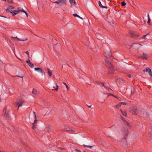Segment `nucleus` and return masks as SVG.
<instances>
[{
	"instance_id": "f257e3e1",
	"label": "nucleus",
	"mask_w": 152,
	"mask_h": 152,
	"mask_svg": "<svg viewBox=\"0 0 152 152\" xmlns=\"http://www.w3.org/2000/svg\"><path fill=\"white\" fill-rule=\"evenodd\" d=\"M105 65L108 68L109 72L110 73H113L114 72V69L111 63L108 61L105 60Z\"/></svg>"
},
{
	"instance_id": "f03ea898",
	"label": "nucleus",
	"mask_w": 152,
	"mask_h": 152,
	"mask_svg": "<svg viewBox=\"0 0 152 152\" xmlns=\"http://www.w3.org/2000/svg\"><path fill=\"white\" fill-rule=\"evenodd\" d=\"M137 108L136 106L131 107H129V112L133 115H137Z\"/></svg>"
},
{
	"instance_id": "7ed1b4c3",
	"label": "nucleus",
	"mask_w": 152,
	"mask_h": 152,
	"mask_svg": "<svg viewBox=\"0 0 152 152\" xmlns=\"http://www.w3.org/2000/svg\"><path fill=\"white\" fill-rule=\"evenodd\" d=\"M54 3L58 4L60 6H62L64 4H66V0H58Z\"/></svg>"
},
{
	"instance_id": "20e7f679",
	"label": "nucleus",
	"mask_w": 152,
	"mask_h": 152,
	"mask_svg": "<svg viewBox=\"0 0 152 152\" xmlns=\"http://www.w3.org/2000/svg\"><path fill=\"white\" fill-rule=\"evenodd\" d=\"M24 101L22 99H20L17 100L15 103V104L18 105V109H19V107L22 106V104L24 103Z\"/></svg>"
},
{
	"instance_id": "39448f33",
	"label": "nucleus",
	"mask_w": 152,
	"mask_h": 152,
	"mask_svg": "<svg viewBox=\"0 0 152 152\" xmlns=\"http://www.w3.org/2000/svg\"><path fill=\"white\" fill-rule=\"evenodd\" d=\"M138 58L142 59H147L148 55L147 54L143 53L142 55L139 56Z\"/></svg>"
},
{
	"instance_id": "423d86ee",
	"label": "nucleus",
	"mask_w": 152,
	"mask_h": 152,
	"mask_svg": "<svg viewBox=\"0 0 152 152\" xmlns=\"http://www.w3.org/2000/svg\"><path fill=\"white\" fill-rule=\"evenodd\" d=\"M146 139L148 141L150 142H152V134L148 133L147 135Z\"/></svg>"
},
{
	"instance_id": "0eeeda50",
	"label": "nucleus",
	"mask_w": 152,
	"mask_h": 152,
	"mask_svg": "<svg viewBox=\"0 0 152 152\" xmlns=\"http://www.w3.org/2000/svg\"><path fill=\"white\" fill-rule=\"evenodd\" d=\"M14 7L12 6H9L7 9L6 10V11L7 12H10V13H12V10H11V9H14Z\"/></svg>"
},
{
	"instance_id": "6e6552de",
	"label": "nucleus",
	"mask_w": 152,
	"mask_h": 152,
	"mask_svg": "<svg viewBox=\"0 0 152 152\" xmlns=\"http://www.w3.org/2000/svg\"><path fill=\"white\" fill-rule=\"evenodd\" d=\"M122 132L123 134L124 135L126 136H127L128 134V130L127 129H122Z\"/></svg>"
},
{
	"instance_id": "1a4fd4ad",
	"label": "nucleus",
	"mask_w": 152,
	"mask_h": 152,
	"mask_svg": "<svg viewBox=\"0 0 152 152\" xmlns=\"http://www.w3.org/2000/svg\"><path fill=\"white\" fill-rule=\"evenodd\" d=\"M37 118H35L34 123L33 124V126L32 127V128L34 129L36 128L37 122Z\"/></svg>"
},
{
	"instance_id": "9d476101",
	"label": "nucleus",
	"mask_w": 152,
	"mask_h": 152,
	"mask_svg": "<svg viewBox=\"0 0 152 152\" xmlns=\"http://www.w3.org/2000/svg\"><path fill=\"white\" fill-rule=\"evenodd\" d=\"M3 113L5 115L6 117H8L9 116V114L8 112H7L6 109L4 108L3 110Z\"/></svg>"
},
{
	"instance_id": "9b49d317",
	"label": "nucleus",
	"mask_w": 152,
	"mask_h": 152,
	"mask_svg": "<svg viewBox=\"0 0 152 152\" xmlns=\"http://www.w3.org/2000/svg\"><path fill=\"white\" fill-rule=\"evenodd\" d=\"M98 83L99 84H102L103 86L105 88H106V89H110L111 90H112L109 88V86H106L105 85V84L103 83H102V82H98Z\"/></svg>"
},
{
	"instance_id": "f8f14e48",
	"label": "nucleus",
	"mask_w": 152,
	"mask_h": 152,
	"mask_svg": "<svg viewBox=\"0 0 152 152\" xmlns=\"http://www.w3.org/2000/svg\"><path fill=\"white\" fill-rule=\"evenodd\" d=\"M54 84L56 86V87H55V86H53V87L54 89H52V90H55L56 91H57L58 88V86L56 83L55 82Z\"/></svg>"
},
{
	"instance_id": "ddd939ff",
	"label": "nucleus",
	"mask_w": 152,
	"mask_h": 152,
	"mask_svg": "<svg viewBox=\"0 0 152 152\" xmlns=\"http://www.w3.org/2000/svg\"><path fill=\"white\" fill-rule=\"evenodd\" d=\"M32 93L34 95H37L39 94V93L36 89H33L32 91Z\"/></svg>"
},
{
	"instance_id": "4468645a",
	"label": "nucleus",
	"mask_w": 152,
	"mask_h": 152,
	"mask_svg": "<svg viewBox=\"0 0 152 152\" xmlns=\"http://www.w3.org/2000/svg\"><path fill=\"white\" fill-rule=\"evenodd\" d=\"M35 70L36 71H38L40 72L41 73L43 74L44 72L43 71L42 69L40 68H34Z\"/></svg>"
},
{
	"instance_id": "2eb2a0df",
	"label": "nucleus",
	"mask_w": 152,
	"mask_h": 152,
	"mask_svg": "<svg viewBox=\"0 0 152 152\" xmlns=\"http://www.w3.org/2000/svg\"><path fill=\"white\" fill-rule=\"evenodd\" d=\"M20 12L18 10H14L12 11V12L11 13L12 14V15L14 16L17 14L19 13Z\"/></svg>"
},
{
	"instance_id": "dca6fc26",
	"label": "nucleus",
	"mask_w": 152,
	"mask_h": 152,
	"mask_svg": "<svg viewBox=\"0 0 152 152\" xmlns=\"http://www.w3.org/2000/svg\"><path fill=\"white\" fill-rule=\"evenodd\" d=\"M123 123L124 125H127L128 127H131L130 124L126 121L123 120Z\"/></svg>"
},
{
	"instance_id": "f3484780",
	"label": "nucleus",
	"mask_w": 152,
	"mask_h": 152,
	"mask_svg": "<svg viewBox=\"0 0 152 152\" xmlns=\"http://www.w3.org/2000/svg\"><path fill=\"white\" fill-rule=\"evenodd\" d=\"M120 110L121 111L122 114L124 115L125 117H127V115L126 113V111H123L121 110Z\"/></svg>"
},
{
	"instance_id": "a211bd4d",
	"label": "nucleus",
	"mask_w": 152,
	"mask_h": 152,
	"mask_svg": "<svg viewBox=\"0 0 152 152\" xmlns=\"http://www.w3.org/2000/svg\"><path fill=\"white\" fill-rule=\"evenodd\" d=\"M47 70L48 71V74L51 77L52 75V72L48 68L47 69Z\"/></svg>"
},
{
	"instance_id": "6ab92c4d",
	"label": "nucleus",
	"mask_w": 152,
	"mask_h": 152,
	"mask_svg": "<svg viewBox=\"0 0 152 152\" xmlns=\"http://www.w3.org/2000/svg\"><path fill=\"white\" fill-rule=\"evenodd\" d=\"M69 2L71 4H72L73 3L74 5H75L76 3L75 1V0H69Z\"/></svg>"
},
{
	"instance_id": "aec40b11",
	"label": "nucleus",
	"mask_w": 152,
	"mask_h": 152,
	"mask_svg": "<svg viewBox=\"0 0 152 152\" xmlns=\"http://www.w3.org/2000/svg\"><path fill=\"white\" fill-rule=\"evenodd\" d=\"M132 36H139V35L138 33H135L134 32H133V33H132Z\"/></svg>"
},
{
	"instance_id": "412c9836",
	"label": "nucleus",
	"mask_w": 152,
	"mask_h": 152,
	"mask_svg": "<svg viewBox=\"0 0 152 152\" xmlns=\"http://www.w3.org/2000/svg\"><path fill=\"white\" fill-rule=\"evenodd\" d=\"M64 131H66V130H64ZM66 131L68 132L69 133L75 132V131H74L72 130H66Z\"/></svg>"
},
{
	"instance_id": "4be33fe9",
	"label": "nucleus",
	"mask_w": 152,
	"mask_h": 152,
	"mask_svg": "<svg viewBox=\"0 0 152 152\" xmlns=\"http://www.w3.org/2000/svg\"><path fill=\"white\" fill-rule=\"evenodd\" d=\"M29 66L31 68H33L34 67V65L33 64H32L31 63H29L28 64Z\"/></svg>"
},
{
	"instance_id": "5701e85b",
	"label": "nucleus",
	"mask_w": 152,
	"mask_h": 152,
	"mask_svg": "<svg viewBox=\"0 0 152 152\" xmlns=\"http://www.w3.org/2000/svg\"><path fill=\"white\" fill-rule=\"evenodd\" d=\"M121 106V104L120 103L119 104L116 105L115 107L117 108H119Z\"/></svg>"
},
{
	"instance_id": "b1692460",
	"label": "nucleus",
	"mask_w": 152,
	"mask_h": 152,
	"mask_svg": "<svg viewBox=\"0 0 152 152\" xmlns=\"http://www.w3.org/2000/svg\"><path fill=\"white\" fill-rule=\"evenodd\" d=\"M17 39L19 41H26V40H28V39L27 38H26L25 39H19L17 37Z\"/></svg>"
},
{
	"instance_id": "393cba45",
	"label": "nucleus",
	"mask_w": 152,
	"mask_h": 152,
	"mask_svg": "<svg viewBox=\"0 0 152 152\" xmlns=\"http://www.w3.org/2000/svg\"><path fill=\"white\" fill-rule=\"evenodd\" d=\"M73 15L74 17H78V18H81V19H82V18L81 17H80V16H79L78 15H77V14H76L75 13V14H73Z\"/></svg>"
},
{
	"instance_id": "a878e982",
	"label": "nucleus",
	"mask_w": 152,
	"mask_h": 152,
	"mask_svg": "<svg viewBox=\"0 0 152 152\" xmlns=\"http://www.w3.org/2000/svg\"><path fill=\"white\" fill-rule=\"evenodd\" d=\"M149 133L152 134V126L149 129Z\"/></svg>"
},
{
	"instance_id": "bb28decb",
	"label": "nucleus",
	"mask_w": 152,
	"mask_h": 152,
	"mask_svg": "<svg viewBox=\"0 0 152 152\" xmlns=\"http://www.w3.org/2000/svg\"><path fill=\"white\" fill-rule=\"evenodd\" d=\"M46 129L47 130V132L49 133V131L50 130V128L49 126H47L46 127Z\"/></svg>"
},
{
	"instance_id": "cd10ccee",
	"label": "nucleus",
	"mask_w": 152,
	"mask_h": 152,
	"mask_svg": "<svg viewBox=\"0 0 152 152\" xmlns=\"http://www.w3.org/2000/svg\"><path fill=\"white\" fill-rule=\"evenodd\" d=\"M83 146L85 147H87L88 148H92V146H89V145H83Z\"/></svg>"
},
{
	"instance_id": "c85d7f7f",
	"label": "nucleus",
	"mask_w": 152,
	"mask_h": 152,
	"mask_svg": "<svg viewBox=\"0 0 152 152\" xmlns=\"http://www.w3.org/2000/svg\"><path fill=\"white\" fill-rule=\"evenodd\" d=\"M148 73L149 75L151 76V77H152V72L151 71V69L149 70V71L148 72Z\"/></svg>"
},
{
	"instance_id": "c756f323",
	"label": "nucleus",
	"mask_w": 152,
	"mask_h": 152,
	"mask_svg": "<svg viewBox=\"0 0 152 152\" xmlns=\"http://www.w3.org/2000/svg\"><path fill=\"white\" fill-rule=\"evenodd\" d=\"M18 9V11H19V12H22V11L24 10L23 9L21 8L20 7H19Z\"/></svg>"
},
{
	"instance_id": "7c9ffc66",
	"label": "nucleus",
	"mask_w": 152,
	"mask_h": 152,
	"mask_svg": "<svg viewBox=\"0 0 152 152\" xmlns=\"http://www.w3.org/2000/svg\"><path fill=\"white\" fill-rule=\"evenodd\" d=\"M63 84H64V85H65V87H66V88L67 89V90L68 91V88H69L68 86H67V85H66V84L64 82Z\"/></svg>"
},
{
	"instance_id": "2f4dec72",
	"label": "nucleus",
	"mask_w": 152,
	"mask_h": 152,
	"mask_svg": "<svg viewBox=\"0 0 152 152\" xmlns=\"http://www.w3.org/2000/svg\"><path fill=\"white\" fill-rule=\"evenodd\" d=\"M98 4H99V6L101 7L102 8V7H103V5H102L100 1H99L98 2Z\"/></svg>"
},
{
	"instance_id": "473e14b6",
	"label": "nucleus",
	"mask_w": 152,
	"mask_h": 152,
	"mask_svg": "<svg viewBox=\"0 0 152 152\" xmlns=\"http://www.w3.org/2000/svg\"><path fill=\"white\" fill-rule=\"evenodd\" d=\"M126 4V3L124 1H123L121 3V5L122 6H125Z\"/></svg>"
},
{
	"instance_id": "72a5a7b5",
	"label": "nucleus",
	"mask_w": 152,
	"mask_h": 152,
	"mask_svg": "<svg viewBox=\"0 0 152 152\" xmlns=\"http://www.w3.org/2000/svg\"><path fill=\"white\" fill-rule=\"evenodd\" d=\"M7 1L9 3L11 4L13 3V1L12 0H7Z\"/></svg>"
},
{
	"instance_id": "f704fd0d",
	"label": "nucleus",
	"mask_w": 152,
	"mask_h": 152,
	"mask_svg": "<svg viewBox=\"0 0 152 152\" xmlns=\"http://www.w3.org/2000/svg\"><path fill=\"white\" fill-rule=\"evenodd\" d=\"M120 103L121 104V105L122 104H123V105H126L127 104V103H126V102H120Z\"/></svg>"
},
{
	"instance_id": "c9c22d12",
	"label": "nucleus",
	"mask_w": 152,
	"mask_h": 152,
	"mask_svg": "<svg viewBox=\"0 0 152 152\" xmlns=\"http://www.w3.org/2000/svg\"><path fill=\"white\" fill-rule=\"evenodd\" d=\"M151 69L149 68H147L145 69L146 72H149V70Z\"/></svg>"
},
{
	"instance_id": "e433bc0d",
	"label": "nucleus",
	"mask_w": 152,
	"mask_h": 152,
	"mask_svg": "<svg viewBox=\"0 0 152 152\" xmlns=\"http://www.w3.org/2000/svg\"><path fill=\"white\" fill-rule=\"evenodd\" d=\"M22 12L25 13L27 17H28V15L26 11H25L24 10H23V11H22Z\"/></svg>"
},
{
	"instance_id": "4c0bfd02",
	"label": "nucleus",
	"mask_w": 152,
	"mask_h": 152,
	"mask_svg": "<svg viewBox=\"0 0 152 152\" xmlns=\"http://www.w3.org/2000/svg\"><path fill=\"white\" fill-rule=\"evenodd\" d=\"M22 12L25 13L27 17H28V15L26 11H25L24 10H23V11H22Z\"/></svg>"
},
{
	"instance_id": "58836bf2",
	"label": "nucleus",
	"mask_w": 152,
	"mask_h": 152,
	"mask_svg": "<svg viewBox=\"0 0 152 152\" xmlns=\"http://www.w3.org/2000/svg\"><path fill=\"white\" fill-rule=\"evenodd\" d=\"M25 53H26V54L28 56V58H29V52L28 51H26L25 52Z\"/></svg>"
},
{
	"instance_id": "ea45409f",
	"label": "nucleus",
	"mask_w": 152,
	"mask_h": 152,
	"mask_svg": "<svg viewBox=\"0 0 152 152\" xmlns=\"http://www.w3.org/2000/svg\"><path fill=\"white\" fill-rule=\"evenodd\" d=\"M26 62L28 64L29 63H30V61L29 59H28L26 60Z\"/></svg>"
},
{
	"instance_id": "a19ab883",
	"label": "nucleus",
	"mask_w": 152,
	"mask_h": 152,
	"mask_svg": "<svg viewBox=\"0 0 152 152\" xmlns=\"http://www.w3.org/2000/svg\"><path fill=\"white\" fill-rule=\"evenodd\" d=\"M148 35V34H147L145 35H143L142 37V39H145V37L146 36Z\"/></svg>"
},
{
	"instance_id": "79ce46f5",
	"label": "nucleus",
	"mask_w": 152,
	"mask_h": 152,
	"mask_svg": "<svg viewBox=\"0 0 152 152\" xmlns=\"http://www.w3.org/2000/svg\"><path fill=\"white\" fill-rule=\"evenodd\" d=\"M124 140H125V141L123 142L124 143H125V144H126L127 143V141L126 138H124Z\"/></svg>"
},
{
	"instance_id": "37998d69",
	"label": "nucleus",
	"mask_w": 152,
	"mask_h": 152,
	"mask_svg": "<svg viewBox=\"0 0 152 152\" xmlns=\"http://www.w3.org/2000/svg\"><path fill=\"white\" fill-rule=\"evenodd\" d=\"M148 23H150V19L149 17V15H148Z\"/></svg>"
},
{
	"instance_id": "c03bdc74",
	"label": "nucleus",
	"mask_w": 152,
	"mask_h": 152,
	"mask_svg": "<svg viewBox=\"0 0 152 152\" xmlns=\"http://www.w3.org/2000/svg\"><path fill=\"white\" fill-rule=\"evenodd\" d=\"M33 113L34 114L35 119L37 118L35 112H33Z\"/></svg>"
},
{
	"instance_id": "a18cd8bd",
	"label": "nucleus",
	"mask_w": 152,
	"mask_h": 152,
	"mask_svg": "<svg viewBox=\"0 0 152 152\" xmlns=\"http://www.w3.org/2000/svg\"><path fill=\"white\" fill-rule=\"evenodd\" d=\"M127 76L129 78H130L131 77V75L130 74L128 75Z\"/></svg>"
},
{
	"instance_id": "49530a36",
	"label": "nucleus",
	"mask_w": 152,
	"mask_h": 152,
	"mask_svg": "<svg viewBox=\"0 0 152 152\" xmlns=\"http://www.w3.org/2000/svg\"><path fill=\"white\" fill-rule=\"evenodd\" d=\"M103 7H102V8H107V6H102Z\"/></svg>"
},
{
	"instance_id": "de8ad7c7",
	"label": "nucleus",
	"mask_w": 152,
	"mask_h": 152,
	"mask_svg": "<svg viewBox=\"0 0 152 152\" xmlns=\"http://www.w3.org/2000/svg\"><path fill=\"white\" fill-rule=\"evenodd\" d=\"M109 95H110V96H114V95H113V94H109Z\"/></svg>"
},
{
	"instance_id": "09e8293b",
	"label": "nucleus",
	"mask_w": 152,
	"mask_h": 152,
	"mask_svg": "<svg viewBox=\"0 0 152 152\" xmlns=\"http://www.w3.org/2000/svg\"><path fill=\"white\" fill-rule=\"evenodd\" d=\"M86 105L89 108H90L91 107V105H88L87 104Z\"/></svg>"
},
{
	"instance_id": "8fccbe9b",
	"label": "nucleus",
	"mask_w": 152,
	"mask_h": 152,
	"mask_svg": "<svg viewBox=\"0 0 152 152\" xmlns=\"http://www.w3.org/2000/svg\"><path fill=\"white\" fill-rule=\"evenodd\" d=\"M12 37L13 38H14V39H15V38H17V37Z\"/></svg>"
},
{
	"instance_id": "3c124183",
	"label": "nucleus",
	"mask_w": 152,
	"mask_h": 152,
	"mask_svg": "<svg viewBox=\"0 0 152 152\" xmlns=\"http://www.w3.org/2000/svg\"><path fill=\"white\" fill-rule=\"evenodd\" d=\"M114 96V97H115L116 98H117L118 99H119V98H117V97L116 96Z\"/></svg>"
},
{
	"instance_id": "603ef678",
	"label": "nucleus",
	"mask_w": 152,
	"mask_h": 152,
	"mask_svg": "<svg viewBox=\"0 0 152 152\" xmlns=\"http://www.w3.org/2000/svg\"><path fill=\"white\" fill-rule=\"evenodd\" d=\"M61 150H65V149L64 148H61Z\"/></svg>"
},
{
	"instance_id": "864d4df0",
	"label": "nucleus",
	"mask_w": 152,
	"mask_h": 152,
	"mask_svg": "<svg viewBox=\"0 0 152 152\" xmlns=\"http://www.w3.org/2000/svg\"><path fill=\"white\" fill-rule=\"evenodd\" d=\"M17 58H18V59H19L20 60V61H21V60L19 58H18V57H17Z\"/></svg>"
},
{
	"instance_id": "5fc2aeb1",
	"label": "nucleus",
	"mask_w": 152,
	"mask_h": 152,
	"mask_svg": "<svg viewBox=\"0 0 152 152\" xmlns=\"http://www.w3.org/2000/svg\"><path fill=\"white\" fill-rule=\"evenodd\" d=\"M61 147H58V149H61Z\"/></svg>"
},
{
	"instance_id": "6e6d98bb",
	"label": "nucleus",
	"mask_w": 152,
	"mask_h": 152,
	"mask_svg": "<svg viewBox=\"0 0 152 152\" xmlns=\"http://www.w3.org/2000/svg\"><path fill=\"white\" fill-rule=\"evenodd\" d=\"M3 1H6V0H2Z\"/></svg>"
},
{
	"instance_id": "4d7b16f0",
	"label": "nucleus",
	"mask_w": 152,
	"mask_h": 152,
	"mask_svg": "<svg viewBox=\"0 0 152 152\" xmlns=\"http://www.w3.org/2000/svg\"><path fill=\"white\" fill-rule=\"evenodd\" d=\"M143 71L144 72L145 71V70H143Z\"/></svg>"
},
{
	"instance_id": "13d9d810",
	"label": "nucleus",
	"mask_w": 152,
	"mask_h": 152,
	"mask_svg": "<svg viewBox=\"0 0 152 152\" xmlns=\"http://www.w3.org/2000/svg\"><path fill=\"white\" fill-rule=\"evenodd\" d=\"M21 77V78H23V77Z\"/></svg>"
},
{
	"instance_id": "bf43d9fd",
	"label": "nucleus",
	"mask_w": 152,
	"mask_h": 152,
	"mask_svg": "<svg viewBox=\"0 0 152 152\" xmlns=\"http://www.w3.org/2000/svg\"><path fill=\"white\" fill-rule=\"evenodd\" d=\"M76 150H77V151H79V150H78L77 149Z\"/></svg>"
},
{
	"instance_id": "052dcab7",
	"label": "nucleus",
	"mask_w": 152,
	"mask_h": 152,
	"mask_svg": "<svg viewBox=\"0 0 152 152\" xmlns=\"http://www.w3.org/2000/svg\"><path fill=\"white\" fill-rule=\"evenodd\" d=\"M2 17H5L4 16H2Z\"/></svg>"
},
{
	"instance_id": "680f3d73",
	"label": "nucleus",
	"mask_w": 152,
	"mask_h": 152,
	"mask_svg": "<svg viewBox=\"0 0 152 152\" xmlns=\"http://www.w3.org/2000/svg\"><path fill=\"white\" fill-rule=\"evenodd\" d=\"M0 152H1L0 151Z\"/></svg>"
},
{
	"instance_id": "e2e57ef3",
	"label": "nucleus",
	"mask_w": 152,
	"mask_h": 152,
	"mask_svg": "<svg viewBox=\"0 0 152 152\" xmlns=\"http://www.w3.org/2000/svg\"><path fill=\"white\" fill-rule=\"evenodd\" d=\"M0 152H1L0 151Z\"/></svg>"
},
{
	"instance_id": "0e129e2a",
	"label": "nucleus",
	"mask_w": 152,
	"mask_h": 152,
	"mask_svg": "<svg viewBox=\"0 0 152 152\" xmlns=\"http://www.w3.org/2000/svg\"><path fill=\"white\" fill-rule=\"evenodd\" d=\"M0 152H1L0 151Z\"/></svg>"
}]
</instances>
